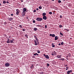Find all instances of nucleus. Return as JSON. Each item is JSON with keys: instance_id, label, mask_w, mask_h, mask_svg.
Returning <instances> with one entry per match:
<instances>
[{"instance_id": "obj_10", "label": "nucleus", "mask_w": 74, "mask_h": 74, "mask_svg": "<svg viewBox=\"0 0 74 74\" xmlns=\"http://www.w3.org/2000/svg\"><path fill=\"white\" fill-rule=\"evenodd\" d=\"M8 19L9 20V21H12V20H13V18H12V17H10V18H8Z\"/></svg>"}, {"instance_id": "obj_24", "label": "nucleus", "mask_w": 74, "mask_h": 74, "mask_svg": "<svg viewBox=\"0 0 74 74\" xmlns=\"http://www.w3.org/2000/svg\"><path fill=\"white\" fill-rule=\"evenodd\" d=\"M3 4H5L6 3V2L5 1H3Z\"/></svg>"}, {"instance_id": "obj_56", "label": "nucleus", "mask_w": 74, "mask_h": 74, "mask_svg": "<svg viewBox=\"0 0 74 74\" xmlns=\"http://www.w3.org/2000/svg\"><path fill=\"white\" fill-rule=\"evenodd\" d=\"M7 38L8 39V41H10V40H9V38Z\"/></svg>"}, {"instance_id": "obj_11", "label": "nucleus", "mask_w": 74, "mask_h": 74, "mask_svg": "<svg viewBox=\"0 0 74 74\" xmlns=\"http://www.w3.org/2000/svg\"><path fill=\"white\" fill-rule=\"evenodd\" d=\"M61 56H62V55H58L57 56V57L58 58H62V57Z\"/></svg>"}, {"instance_id": "obj_8", "label": "nucleus", "mask_w": 74, "mask_h": 74, "mask_svg": "<svg viewBox=\"0 0 74 74\" xmlns=\"http://www.w3.org/2000/svg\"><path fill=\"white\" fill-rule=\"evenodd\" d=\"M34 42H35V45H38V44H39V43H38L37 42V41H36V40H34Z\"/></svg>"}, {"instance_id": "obj_20", "label": "nucleus", "mask_w": 74, "mask_h": 74, "mask_svg": "<svg viewBox=\"0 0 74 74\" xmlns=\"http://www.w3.org/2000/svg\"><path fill=\"white\" fill-rule=\"evenodd\" d=\"M45 15H46V13H43L42 14V16H45Z\"/></svg>"}, {"instance_id": "obj_15", "label": "nucleus", "mask_w": 74, "mask_h": 74, "mask_svg": "<svg viewBox=\"0 0 74 74\" xmlns=\"http://www.w3.org/2000/svg\"><path fill=\"white\" fill-rule=\"evenodd\" d=\"M46 58V59H49V56H48V55H46V56L45 57Z\"/></svg>"}, {"instance_id": "obj_40", "label": "nucleus", "mask_w": 74, "mask_h": 74, "mask_svg": "<svg viewBox=\"0 0 74 74\" xmlns=\"http://www.w3.org/2000/svg\"><path fill=\"white\" fill-rule=\"evenodd\" d=\"M9 38H12L11 36H9Z\"/></svg>"}, {"instance_id": "obj_53", "label": "nucleus", "mask_w": 74, "mask_h": 74, "mask_svg": "<svg viewBox=\"0 0 74 74\" xmlns=\"http://www.w3.org/2000/svg\"><path fill=\"white\" fill-rule=\"evenodd\" d=\"M36 10L37 11H38V8H37Z\"/></svg>"}, {"instance_id": "obj_23", "label": "nucleus", "mask_w": 74, "mask_h": 74, "mask_svg": "<svg viewBox=\"0 0 74 74\" xmlns=\"http://www.w3.org/2000/svg\"><path fill=\"white\" fill-rule=\"evenodd\" d=\"M60 34L61 36H63V34L62 32H60Z\"/></svg>"}, {"instance_id": "obj_19", "label": "nucleus", "mask_w": 74, "mask_h": 74, "mask_svg": "<svg viewBox=\"0 0 74 74\" xmlns=\"http://www.w3.org/2000/svg\"><path fill=\"white\" fill-rule=\"evenodd\" d=\"M37 28L35 27L34 29V31H37Z\"/></svg>"}, {"instance_id": "obj_49", "label": "nucleus", "mask_w": 74, "mask_h": 74, "mask_svg": "<svg viewBox=\"0 0 74 74\" xmlns=\"http://www.w3.org/2000/svg\"><path fill=\"white\" fill-rule=\"evenodd\" d=\"M36 55L37 56H38V54L37 53H36Z\"/></svg>"}, {"instance_id": "obj_55", "label": "nucleus", "mask_w": 74, "mask_h": 74, "mask_svg": "<svg viewBox=\"0 0 74 74\" xmlns=\"http://www.w3.org/2000/svg\"><path fill=\"white\" fill-rule=\"evenodd\" d=\"M53 56L54 55V54H53V53H52L51 54Z\"/></svg>"}, {"instance_id": "obj_7", "label": "nucleus", "mask_w": 74, "mask_h": 74, "mask_svg": "<svg viewBox=\"0 0 74 74\" xmlns=\"http://www.w3.org/2000/svg\"><path fill=\"white\" fill-rule=\"evenodd\" d=\"M49 36H51L52 37H55V34H49Z\"/></svg>"}, {"instance_id": "obj_45", "label": "nucleus", "mask_w": 74, "mask_h": 74, "mask_svg": "<svg viewBox=\"0 0 74 74\" xmlns=\"http://www.w3.org/2000/svg\"><path fill=\"white\" fill-rule=\"evenodd\" d=\"M64 67H67V64L65 65L64 66Z\"/></svg>"}, {"instance_id": "obj_22", "label": "nucleus", "mask_w": 74, "mask_h": 74, "mask_svg": "<svg viewBox=\"0 0 74 74\" xmlns=\"http://www.w3.org/2000/svg\"><path fill=\"white\" fill-rule=\"evenodd\" d=\"M7 22H4L3 24L4 25H7Z\"/></svg>"}, {"instance_id": "obj_52", "label": "nucleus", "mask_w": 74, "mask_h": 74, "mask_svg": "<svg viewBox=\"0 0 74 74\" xmlns=\"http://www.w3.org/2000/svg\"><path fill=\"white\" fill-rule=\"evenodd\" d=\"M69 7H71V4H69Z\"/></svg>"}, {"instance_id": "obj_18", "label": "nucleus", "mask_w": 74, "mask_h": 74, "mask_svg": "<svg viewBox=\"0 0 74 74\" xmlns=\"http://www.w3.org/2000/svg\"><path fill=\"white\" fill-rule=\"evenodd\" d=\"M68 55L69 57H71V53H68Z\"/></svg>"}, {"instance_id": "obj_57", "label": "nucleus", "mask_w": 74, "mask_h": 74, "mask_svg": "<svg viewBox=\"0 0 74 74\" xmlns=\"http://www.w3.org/2000/svg\"><path fill=\"white\" fill-rule=\"evenodd\" d=\"M58 45H61L60 44V43H59V44H58Z\"/></svg>"}, {"instance_id": "obj_34", "label": "nucleus", "mask_w": 74, "mask_h": 74, "mask_svg": "<svg viewBox=\"0 0 74 74\" xmlns=\"http://www.w3.org/2000/svg\"><path fill=\"white\" fill-rule=\"evenodd\" d=\"M45 29H47V25H45Z\"/></svg>"}, {"instance_id": "obj_25", "label": "nucleus", "mask_w": 74, "mask_h": 74, "mask_svg": "<svg viewBox=\"0 0 74 74\" xmlns=\"http://www.w3.org/2000/svg\"><path fill=\"white\" fill-rule=\"evenodd\" d=\"M39 8L40 9V10H41V9H42V7L41 6H39Z\"/></svg>"}, {"instance_id": "obj_31", "label": "nucleus", "mask_w": 74, "mask_h": 74, "mask_svg": "<svg viewBox=\"0 0 74 74\" xmlns=\"http://www.w3.org/2000/svg\"><path fill=\"white\" fill-rule=\"evenodd\" d=\"M58 2L59 3H60L61 2V1L60 0H58Z\"/></svg>"}, {"instance_id": "obj_59", "label": "nucleus", "mask_w": 74, "mask_h": 74, "mask_svg": "<svg viewBox=\"0 0 74 74\" xmlns=\"http://www.w3.org/2000/svg\"><path fill=\"white\" fill-rule=\"evenodd\" d=\"M1 5H1V4L0 3V6H1Z\"/></svg>"}, {"instance_id": "obj_13", "label": "nucleus", "mask_w": 74, "mask_h": 74, "mask_svg": "<svg viewBox=\"0 0 74 74\" xmlns=\"http://www.w3.org/2000/svg\"><path fill=\"white\" fill-rule=\"evenodd\" d=\"M58 37L57 36H56L55 37V38L54 39V40H55V41H56V40H57L58 39Z\"/></svg>"}, {"instance_id": "obj_32", "label": "nucleus", "mask_w": 74, "mask_h": 74, "mask_svg": "<svg viewBox=\"0 0 74 74\" xmlns=\"http://www.w3.org/2000/svg\"><path fill=\"white\" fill-rule=\"evenodd\" d=\"M40 74H44V72H41L40 73Z\"/></svg>"}, {"instance_id": "obj_35", "label": "nucleus", "mask_w": 74, "mask_h": 74, "mask_svg": "<svg viewBox=\"0 0 74 74\" xmlns=\"http://www.w3.org/2000/svg\"><path fill=\"white\" fill-rule=\"evenodd\" d=\"M52 53H54V54H55V53H56V52H55V51H53V52H52Z\"/></svg>"}, {"instance_id": "obj_6", "label": "nucleus", "mask_w": 74, "mask_h": 74, "mask_svg": "<svg viewBox=\"0 0 74 74\" xmlns=\"http://www.w3.org/2000/svg\"><path fill=\"white\" fill-rule=\"evenodd\" d=\"M23 12H26V11H27V10H26V8H24L23 9Z\"/></svg>"}, {"instance_id": "obj_29", "label": "nucleus", "mask_w": 74, "mask_h": 74, "mask_svg": "<svg viewBox=\"0 0 74 74\" xmlns=\"http://www.w3.org/2000/svg\"><path fill=\"white\" fill-rule=\"evenodd\" d=\"M61 45H63V44H64V43H63V42H61Z\"/></svg>"}, {"instance_id": "obj_38", "label": "nucleus", "mask_w": 74, "mask_h": 74, "mask_svg": "<svg viewBox=\"0 0 74 74\" xmlns=\"http://www.w3.org/2000/svg\"><path fill=\"white\" fill-rule=\"evenodd\" d=\"M69 71V72L70 73H72V70H71L70 71Z\"/></svg>"}, {"instance_id": "obj_61", "label": "nucleus", "mask_w": 74, "mask_h": 74, "mask_svg": "<svg viewBox=\"0 0 74 74\" xmlns=\"http://www.w3.org/2000/svg\"><path fill=\"white\" fill-rule=\"evenodd\" d=\"M66 58H68V56H66Z\"/></svg>"}, {"instance_id": "obj_33", "label": "nucleus", "mask_w": 74, "mask_h": 74, "mask_svg": "<svg viewBox=\"0 0 74 74\" xmlns=\"http://www.w3.org/2000/svg\"><path fill=\"white\" fill-rule=\"evenodd\" d=\"M33 23H34L36 22V21H35V20H33Z\"/></svg>"}, {"instance_id": "obj_63", "label": "nucleus", "mask_w": 74, "mask_h": 74, "mask_svg": "<svg viewBox=\"0 0 74 74\" xmlns=\"http://www.w3.org/2000/svg\"><path fill=\"white\" fill-rule=\"evenodd\" d=\"M27 19H29V18L28 17H27Z\"/></svg>"}, {"instance_id": "obj_2", "label": "nucleus", "mask_w": 74, "mask_h": 74, "mask_svg": "<svg viewBox=\"0 0 74 74\" xmlns=\"http://www.w3.org/2000/svg\"><path fill=\"white\" fill-rule=\"evenodd\" d=\"M5 67H9L10 66V64L8 63H6L5 64Z\"/></svg>"}, {"instance_id": "obj_9", "label": "nucleus", "mask_w": 74, "mask_h": 74, "mask_svg": "<svg viewBox=\"0 0 74 74\" xmlns=\"http://www.w3.org/2000/svg\"><path fill=\"white\" fill-rule=\"evenodd\" d=\"M9 40L10 41V43H14V39H12V40Z\"/></svg>"}, {"instance_id": "obj_27", "label": "nucleus", "mask_w": 74, "mask_h": 74, "mask_svg": "<svg viewBox=\"0 0 74 74\" xmlns=\"http://www.w3.org/2000/svg\"><path fill=\"white\" fill-rule=\"evenodd\" d=\"M7 42V43H10V40H8Z\"/></svg>"}, {"instance_id": "obj_51", "label": "nucleus", "mask_w": 74, "mask_h": 74, "mask_svg": "<svg viewBox=\"0 0 74 74\" xmlns=\"http://www.w3.org/2000/svg\"><path fill=\"white\" fill-rule=\"evenodd\" d=\"M11 16H13V15H14V14H11Z\"/></svg>"}, {"instance_id": "obj_42", "label": "nucleus", "mask_w": 74, "mask_h": 74, "mask_svg": "<svg viewBox=\"0 0 74 74\" xmlns=\"http://www.w3.org/2000/svg\"><path fill=\"white\" fill-rule=\"evenodd\" d=\"M33 11L34 12H36V10H34Z\"/></svg>"}, {"instance_id": "obj_54", "label": "nucleus", "mask_w": 74, "mask_h": 74, "mask_svg": "<svg viewBox=\"0 0 74 74\" xmlns=\"http://www.w3.org/2000/svg\"><path fill=\"white\" fill-rule=\"evenodd\" d=\"M34 55L35 56H36V53H35V54H34Z\"/></svg>"}, {"instance_id": "obj_4", "label": "nucleus", "mask_w": 74, "mask_h": 74, "mask_svg": "<svg viewBox=\"0 0 74 74\" xmlns=\"http://www.w3.org/2000/svg\"><path fill=\"white\" fill-rule=\"evenodd\" d=\"M16 11H17L16 12V14L18 15H19V13L20 12V11L18 9H17L16 10Z\"/></svg>"}, {"instance_id": "obj_64", "label": "nucleus", "mask_w": 74, "mask_h": 74, "mask_svg": "<svg viewBox=\"0 0 74 74\" xmlns=\"http://www.w3.org/2000/svg\"><path fill=\"white\" fill-rule=\"evenodd\" d=\"M23 1H22V0L21 1L22 2H23Z\"/></svg>"}, {"instance_id": "obj_12", "label": "nucleus", "mask_w": 74, "mask_h": 74, "mask_svg": "<svg viewBox=\"0 0 74 74\" xmlns=\"http://www.w3.org/2000/svg\"><path fill=\"white\" fill-rule=\"evenodd\" d=\"M47 16H43V19L45 20H46L47 19Z\"/></svg>"}, {"instance_id": "obj_3", "label": "nucleus", "mask_w": 74, "mask_h": 74, "mask_svg": "<svg viewBox=\"0 0 74 74\" xmlns=\"http://www.w3.org/2000/svg\"><path fill=\"white\" fill-rule=\"evenodd\" d=\"M36 20L37 21H41L42 20V18H36Z\"/></svg>"}, {"instance_id": "obj_21", "label": "nucleus", "mask_w": 74, "mask_h": 74, "mask_svg": "<svg viewBox=\"0 0 74 74\" xmlns=\"http://www.w3.org/2000/svg\"><path fill=\"white\" fill-rule=\"evenodd\" d=\"M25 37H26L27 38H28V36L27 35L25 34Z\"/></svg>"}, {"instance_id": "obj_26", "label": "nucleus", "mask_w": 74, "mask_h": 74, "mask_svg": "<svg viewBox=\"0 0 74 74\" xmlns=\"http://www.w3.org/2000/svg\"><path fill=\"white\" fill-rule=\"evenodd\" d=\"M49 14L50 15H52V12H49Z\"/></svg>"}, {"instance_id": "obj_62", "label": "nucleus", "mask_w": 74, "mask_h": 74, "mask_svg": "<svg viewBox=\"0 0 74 74\" xmlns=\"http://www.w3.org/2000/svg\"><path fill=\"white\" fill-rule=\"evenodd\" d=\"M64 30H67V29H64Z\"/></svg>"}, {"instance_id": "obj_17", "label": "nucleus", "mask_w": 74, "mask_h": 74, "mask_svg": "<svg viewBox=\"0 0 74 74\" xmlns=\"http://www.w3.org/2000/svg\"><path fill=\"white\" fill-rule=\"evenodd\" d=\"M37 27H42V25H36Z\"/></svg>"}, {"instance_id": "obj_58", "label": "nucleus", "mask_w": 74, "mask_h": 74, "mask_svg": "<svg viewBox=\"0 0 74 74\" xmlns=\"http://www.w3.org/2000/svg\"><path fill=\"white\" fill-rule=\"evenodd\" d=\"M66 30L67 31V32H69V29H67Z\"/></svg>"}, {"instance_id": "obj_28", "label": "nucleus", "mask_w": 74, "mask_h": 74, "mask_svg": "<svg viewBox=\"0 0 74 74\" xmlns=\"http://www.w3.org/2000/svg\"><path fill=\"white\" fill-rule=\"evenodd\" d=\"M19 27H20V28H22V25H19Z\"/></svg>"}, {"instance_id": "obj_44", "label": "nucleus", "mask_w": 74, "mask_h": 74, "mask_svg": "<svg viewBox=\"0 0 74 74\" xmlns=\"http://www.w3.org/2000/svg\"><path fill=\"white\" fill-rule=\"evenodd\" d=\"M62 16L60 15V18H62Z\"/></svg>"}, {"instance_id": "obj_41", "label": "nucleus", "mask_w": 74, "mask_h": 74, "mask_svg": "<svg viewBox=\"0 0 74 74\" xmlns=\"http://www.w3.org/2000/svg\"><path fill=\"white\" fill-rule=\"evenodd\" d=\"M60 27V28H61V27H62V25H60L59 26Z\"/></svg>"}, {"instance_id": "obj_5", "label": "nucleus", "mask_w": 74, "mask_h": 74, "mask_svg": "<svg viewBox=\"0 0 74 74\" xmlns=\"http://www.w3.org/2000/svg\"><path fill=\"white\" fill-rule=\"evenodd\" d=\"M25 14H26V12H23L22 13H21V15H22V16H24L25 15Z\"/></svg>"}, {"instance_id": "obj_60", "label": "nucleus", "mask_w": 74, "mask_h": 74, "mask_svg": "<svg viewBox=\"0 0 74 74\" xmlns=\"http://www.w3.org/2000/svg\"><path fill=\"white\" fill-rule=\"evenodd\" d=\"M59 60H62V58H61V59H59Z\"/></svg>"}, {"instance_id": "obj_1", "label": "nucleus", "mask_w": 74, "mask_h": 74, "mask_svg": "<svg viewBox=\"0 0 74 74\" xmlns=\"http://www.w3.org/2000/svg\"><path fill=\"white\" fill-rule=\"evenodd\" d=\"M34 37L35 38V40H36L37 43L39 44V42H38V39L37 38V37L36 36V35H34Z\"/></svg>"}, {"instance_id": "obj_50", "label": "nucleus", "mask_w": 74, "mask_h": 74, "mask_svg": "<svg viewBox=\"0 0 74 74\" xmlns=\"http://www.w3.org/2000/svg\"><path fill=\"white\" fill-rule=\"evenodd\" d=\"M55 13V11H53V14H54Z\"/></svg>"}, {"instance_id": "obj_39", "label": "nucleus", "mask_w": 74, "mask_h": 74, "mask_svg": "<svg viewBox=\"0 0 74 74\" xmlns=\"http://www.w3.org/2000/svg\"><path fill=\"white\" fill-rule=\"evenodd\" d=\"M25 30H26V29H23V32H25Z\"/></svg>"}, {"instance_id": "obj_14", "label": "nucleus", "mask_w": 74, "mask_h": 74, "mask_svg": "<svg viewBox=\"0 0 74 74\" xmlns=\"http://www.w3.org/2000/svg\"><path fill=\"white\" fill-rule=\"evenodd\" d=\"M30 67L31 69H34V65H33V64H32Z\"/></svg>"}, {"instance_id": "obj_30", "label": "nucleus", "mask_w": 74, "mask_h": 74, "mask_svg": "<svg viewBox=\"0 0 74 74\" xmlns=\"http://www.w3.org/2000/svg\"><path fill=\"white\" fill-rule=\"evenodd\" d=\"M70 73L69 71H67V74H70Z\"/></svg>"}, {"instance_id": "obj_46", "label": "nucleus", "mask_w": 74, "mask_h": 74, "mask_svg": "<svg viewBox=\"0 0 74 74\" xmlns=\"http://www.w3.org/2000/svg\"><path fill=\"white\" fill-rule=\"evenodd\" d=\"M38 53H40V52L39 51H38Z\"/></svg>"}, {"instance_id": "obj_36", "label": "nucleus", "mask_w": 74, "mask_h": 74, "mask_svg": "<svg viewBox=\"0 0 74 74\" xmlns=\"http://www.w3.org/2000/svg\"><path fill=\"white\" fill-rule=\"evenodd\" d=\"M66 70H68V69H69V67H66Z\"/></svg>"}, {"instance_id": "obj_43", "label": "nucleus", "mask_w": 74, "mask_h": 74, "mask_svg": "<svg viewBox=\"0 0 74 74\" xmlns=\"http://www.w3.org/2000/svg\"><path fill=\"white\" fill-rule=\"evenodd\" d=\"M47 66H49V64H47Z\"/></svg>"}, {"instance_id": "obj_16", "label": "nucleus", "mask_w": 74, "mask_h": 74, "mask_svg": "<svg viewBox=\"0 0 74 74\" xmlns=\"http://www.w3.org/2000/svg\"><path fill=\"white\" fill-rule=\"evenodd\" d=\"M51 45H52V47H53V48L55 47V45H54V44H53V43H52L51 44Z\"/></svg>"}, {"instance_id": "obj_47", "label": "nucleus", "mask_w": 74, "mask_h": 74, "mask_svg": "<svg viewBox=\"0 0 74 74\" xmlns=\"http://www.w3.org/2000/svg\"><path fill=\"white\" fill-rule=\"evenodd\" d=\"M6 3H7L8 4H9V2H8V1H6Z\"/></svg>"}, {"instance_id": "obj_48", "label": "nucleus", "mask_w": 74, "mask_h": 74, "mask_svg": "<svg viewBox=\"0 0 74 74\" xmlns=\"http://www.w3.org/2000/svg\"><path fill=\"white\" fill-rule=\"evenodd\" d=\"M44 56H45V57H46V56H47V55H45V54H43Z\"/></svg>"}, {"instance_id": "obj_37", "label": "nucleus", "mask_w": 74, "mask_h": 74, "mask_svg": "<svg viewBox=\"0 0 74 74\" xmlns=\"http://www.w3.org/2000/svg\"><path fill=\"white\" fill-rule=\"evenodd\" d=\"M64 60H65L63 58H62V61H64Z\"/></svg>"}]
</instances>
